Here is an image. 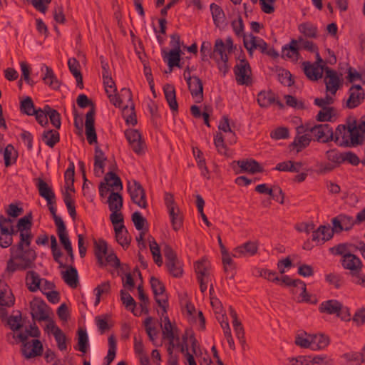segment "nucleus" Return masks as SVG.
<instances>
[{
    "label": "nucleus",
    "mask_w": 365,
    "mask_h": 365,
    "mask_svg": "<svg viewBox=\"0 0 365 365\" xmlns=\"http://www.w3.org/2000/svg\"><path fill=\"white\" fill-rule=\"evenodd\" d=\"M24 245L25 242L19 241L16 245L10 248L11 256L7 262V271L14 272L16 269H26L33 267L36 258V252L29 247L24 249Z\"/></svg>",
    "instance_id": "nucleus-1"
},
{
    "label": "nucleus",
    "mask_w": 365,
    "mask_h": 365,
    "mask_svg": "<svg viewBox=\"0 0 365 365\" xmlns=\"http://www.w3.org/2000/svg\"><path fill=\"white\" fill-rule=\"evenodd\" d=\"M333 141L338 143L339 146L353 148L362 145L364 137L359 133L356 123H349L348 126L339 125L334 133Z\"/></svg>",
    "instance_id": "nucleus-2"
},
{
    "label": "nucleus",
    "mask_w": 365,
    "mask_h": 365,
    "mask_svg": "<svg viewBox=\"0 0 365 365\" xmlns=\"http://www.w3.org/2000/svg\"><path fill=\"white\" fill-rule=\"evenodd\" d=\"M77 104L81 108L91 106L89 111L86 115V135L89 144L97 143V135L94 128L96 109L93 102L85 94H81L77 98Z\"/></svg>",
    "instance_id": "nucleus-3"
},
{
    "label": "nucleus",
    "mask_w": 365,
    "mask_h": 365,
    "mask_svg": "<svg viewBox=\"0 0 365 365\" xmlns=\"http://www.w3.org/2000/svg\"><path fill=\"white\" fill-rule=\"evenodd\" d=\"M299 134L309 133L312 134V140L322 143L332 141L334 139V131L329 124H317L312 126L309 123L297 128Z\"/></svg>",
    "instance_id": "nucleus-4"
},
{
    "label": "nucleus",
    "mask_w": 365,
    "mask_h": 365,
    "mask_svg": "<svg viewBox=\"0 0 365 365\" xmlns=\"http://www.w3.org/2000/svg\"><path fill=\"white\" fill-rule=\"evenodd\" d=\"M321 313L336 314L344 322L351 320V313L349 307H344L342 303L336 299H329L322 302L319 306Z\"/></svg>",
    "instance_id": "nucleus-5"
},
{
    "label": "nucleus",
    "mask_w": 365,
    "mask_h": 365,
    "mask_svg": "<svg viewBox=\"0 0 365 365\" xmlns=\"http://www.w3.org/2000/svg\"><path fill=\"white\" fill-rule=\"evenodd\" d=\"M17 337L23 343L21 352L26 358L30 359L36 356H41L43 352V346L38 339H33L31 342H27L29 338L28 331L21 332Z\"/></svg>",
    "instance_id": "nucleus-6"
},
{
    "label": "nucleus",
    "mask_w": 365,
    "mask_h": 365,
    "mask_svg": "<svg viewBox=\"0 0 365 365\" xmlns=\"http://www.w3.org/2000/svg\"><path fill=\"white\" fill-rule=\"evenodd\" d=\"M163 252L166 259V266L170 274L175 277H181L183 269L181 262L177 258L175 252L168 245H165Z\"/></svg>",
    "instance_id": "nucleus-7"
},
{
    "label": "nucleus",
    "mask_w": 365,
    "mask_h": 365,
    "mask_svg": "<svg viewBox=\"0 0 365 365\" xmlns=\"http://www.w3.org/2000/svg\"><path fill=\"white\" fill-rule=\"evenodd\" d=\"M150 282L155 301L163 309L162 316H163L167 313V308L168 307V297L165 294V287L163 283L155 277H151Z\"/></svg>",
    "instance_id": "nucleus-8"
},
{
    "label": "nucleus",
    "mask_w": 365,
    "mask_h": 365,
    "mask_svg": "<svg viewBox=\"0 0 365 365\" xmlns=\"http://www.w3.org/2000/svg\"><path fill=\"white\" fill-rule=\"evenodd\" d=\"M32 214L28 213L24 217L19 220L16 227L17 232H20V241L25 242L26 247H29L33 238L31 234Z\"/></svg>",
    "instance_id": "nucleus-9"
},
{
    "label": "nucleus",
    "mask_w": 365,
    "mask_h": 365,
    "mask_svg": "<svg viewBox=\"0 0 365 365\" xmlns=\"http://www.w3.org/2000/svg\"><path fill=\"white\" fill-rule=\"evenodd\" d=\"M235 79L239 85L249 86L252 84V70L249 62L245 60H241L234 68Z\"/></svg>",
    "instance_id": "nucleus-10"
},
{
    "label": "nucleus",
    "mask_w": 365,
    "mask_h": 365,
    "mask_svg": "<svg viewBox=\"0 0 365 365\" xmlns=\"http://www.w3.org/2000/svg\"><path fill=\"white\" fill-rule=\"evenodd\" d=\"M231 166L236 175L245 172L251 174H255L257 173H262L264 171V169L260 164L255 160L233 161L231 163Z\"/></svg>",
    "instance_id": "nucleus-11"
},
{
    "label": "nucleus",
    "mask_w": 365,
    "mask_h": 365,
    "mask_svg": "<svg viewBox=\"0 0 365 365\" xmlns=\"http://www.w3.org/2000/svg\"><path fill=\"white\" fill-rule=\"evenodd\" d=\"M110 187L117 190H121L123 189L120 178L111 171L106 173L104 178V182H101L99 185L100 196L104 197L110 191Z\"/></svg>",
    "instance_id": "nucleus-12"
},
{
    "label": "nucleus",
    "mask_w": 365,
    "mask_h": 365,
    "mask_svg": "<svg viewBox=\"0 0 365 365\" xmlns=\"http://www.w3.org/2000/svg\"><path fill=\"white\" fill-rule=\"evenodd\" d=\"M128 190L130 195L133 203L138 205L140 207L146 208L148 206L145 190L142 185L136 180L128 184Z\"/></svg>",
    "instance_id": "nucleus-13"
},
{
    "label": "nucleus",
    "mask_w": 365,
    "mask_h": 365,
    "mask_svg": "<svg viewBox=\"0 0 365 365\" xmlns=\"http://www.w3.org/2000/svg\"><path fill=\"white\" fill-rule=\"evenodd\" d=\"M125 135L133 152L138 155H142L145 153L146 145L138 130H126Z\"/></svg>",
    "instance_id": "nucleus-14"
},
{
    "label": "nucleus",
    "mask_w": 365,
    "mask_h": 365,
    "mask_svg": "<svg viewBox=\"0 0 365 365\" xmlns=\"http://www.w3.org/2000/svg\"><path fill=\"white\" fill-rule=\"evenodd\" d=\"M324 83L327 91L335 95L336 91L342 86L343 80L339 78L336 71L327 67L325 68Z\"/></svg>",
    "instance_id": "nucleus-15"
},
{
    "label": "nucleus",
    "mask_w": 365,
    "mask_h": 365,
    "mask_svg": "<svg viewBox=\"0 0 365 365\" xmlns=\"http://www.w3.org/2000/svg\"><path fill=\"white\" fill-rule=\"evenodd\" d=\"M349 94L346 106L349 109L359 106L365 98V92L360 85H353L349 90Z\"/></svg>",
    "instance_id": "nucleus-16"
},
{
    "label": "nucleus",
    "mask_w": 365,
    "mask_h": 365,
    "mask_svg": "<svg viewBox=\"0 0 365 365\" xmlns=\"http://www.w3.org/2000/svg\"><path fill=\"white\" fill-rule=\"evenodd\" d=\"M31 314L34 320L48 321L49 316L46 304L41 300L34 299L30 303Z\"/></svg>",
    "instance_id": "nucleus-17"
},
{
    "label": "nucleus",
    "mask_w": 365,
    "mask_h": 365,
    "mask_svg": "<svg viewBox=\"0 0 365 365\" xmlns=\"http://www.w3.org/2000/svg\"><path fill=\"white\" fill-rule=\"evenodd\" d=\"M259 242L247 241L234 249L233 256L235 257H252L258 252Z\"/></svg>",
    "instance_id": "nucleus-18"
},
{
    "label": "nucleus",
    "mask_w": 365,
    "mask_h": 365,
    "mask_svg": "<svg viewBox=\"0 0 365 365\" xmlns=\"http://www.w3.org/2000/svg\"><path fill=\"white\" fill-rule=\"evenodd\" d=\"M341 263L344 269L349 270L351 276L361 272L363 264L361 260L353 253L346 255L341 258Z\"/></svg>",
    "instance_id": "nucleus-19"
},
{
    "label": "nucleus",
    "mask_w": 365,
    "mask_h": 365,
    "mask_svg": "<svg viewBox=\"0 0 365 365\" xmlns=\"http://www.w3.org/2000/svg\"><path fill=\"white\" fill-rule=\"evenodd\" d=\"M243 41L244 46L247 50L250 56H252L255 49H259L262 53H267L270 54L269 52H267V43L262 38H259L251 34L250 36V39L245 38Z\"/></svg>",
    "instance_id": "nucleus-20"
},
{
    "label": "nucleus",
    "mask_w": 365,
    "mask_h": 365,
    "mask_svg": "<svg viewBox=\"0 0 365 365\" xmlns=\"http://www.w3.org/2000/svg\"><path fill=\"white\" fill-rule=\"evenodd\" d=\"M302 67L304 74L309 80L314 81L322 78L323 65H317L309 61H304L302 63Z\"/></svg>",
    "instance_id": "nucleus-21"
},
{
    "label": "nucleus",
    "mask_w": 365,
    "mask_h": 365,
    "mask_svg": "<svg viewBox=\"0 0 365 365\" xmlns=\"http://www.w3.org/2000/svg\"><path fill=\"white\" fill-rule=\"evenodd\" d=\"M121 92L127 94L128 96L129 101L131 102L130 106H125L123 108V116L125 119L127 123L134 125L137 123V119L135 113L134 104L132 102V93L128 88H123Z\"/></svg>",
    "instance_id": "nucleus-22"
},
{
    "label": "nucleus",
    "mask_w": 365,
    "mask_h": 365,
    "mask_svg": "<svg viewBox=\"0 0 365 365\" xmlns=\"http://www.w3.org/2000/svg\"><path fill=\"white\" fill-rule=\"evenodd\" d=\"M333 237V230L329 225H321L312 232V240L317 244H323Z\"/></svg>",
    "instance_id": "nucleus-23"
},
{
    "label": "nucleus",
    "mask_w": 365,
    "mask_h": 365,
    "mask_svg": "<svg viewBox=\"0 0 365 365\" xmlns=\"http://www.w3.org/2000/svg\"><path fill=\"white\" fill-rule=\"evenodd\" d=\"M15 297L7 284L0 281V306L11 307L14 304Z\"/></svg>",
    "instance_id": "nucleus-24"
},
{
    "label": "nucleus",
    "mask_w": 365,
    "mask_h": 365,
    "mask_svg": "<svg viewBox=\"0 0 365 365\" xmlns=\"http://www.w3.org/2000/svg\"><path fill=\"white\" fill-rule=\"evenodd\" d=\"M188 89L193 98H196V103H200L203 100V85L202 81L196 76L194 79L187 83Z\"/></svg>",
    "instance_id": "nucleus-25"
},
{
    "label": "nucleus",
    "mask_w": 365,
    "mask_h": 365,
    "mask_svg": "<svg viewBox=\"0 0 365 365\" xmlns=\"http://www.w3.org/2000/svg\"><path fill=\"white\" fill-rule=\"evenodd\" d=\"M210 9L214 24L219 28L226 26V16L223 9L215 3L210 4Z\"/></svg>",
    "instance_id": "nucleus-26"
},
{
    "label": "nucleus",
    "mask_w": 365,
    "mask_h": 365,
    "mask_svg": "<svg viewBox=\"0 0 365 365\" xmlns=\"http://www.w3.org/2000/svg\"><path fill=\"white\" fill-rule=\"evenodd\" d=\"M294 138V141L289 145L291 149L295 150L297 153H299L306 148L312 141V137L309 133H303L299 134Z\"/></svg>",
    "instance_id": "nucleus-27"
},
{
    "label": "nucleus",
    "mask_w": 365,
    "mask_h": 365,
    "mask_svg": "<svg viewBox=\"0 0 365 365\" xmlns=\"http://www.w3.org/2000/svg\"><path fill=\"white\" fill-rule=\"evenodd\" d=\"M115 233V239L123 248H127L130 245L131 238L129 235L128 230L123 224L114 227Z\"/></svg>",
    "instance_id": "nucleus-28"
},
{
    "label": "nucleus",
    "mask_w": 365,
    "mask_h": 365,
    "mask_svg": "<svg viewBox=\"0 0 365 365\" xmlns=\"http://www.w3.org/2000/svg\"><path fill=\"white\" fill-rule=\"evenodd\" d=\"M310 341L313 350L324 349L330 343L329 337L324 334H311Z\"/></svg>",
    "instance_id": "nucleus-29"
},
{
    "label": "nucleus",
    "mask_w": 365,
    "mask_h": 365,
    "mask_svg": "<svg viewBox=\"0 0 365 365\" xmlns=\"http://www.w3.org/2000/svg\"><path fill=\"white\" fill-rule=\"evenodd\" d=\"M64 282L71 288H76L78 285V276L77 269L73 266L68 267L67 269L61 272Z\"/></svg>",
    "instance_id": "nucleus-30"
},
{
    "label": "nucleus",
    "mask_w": 365,
    "mask_h": 365,
    "mask_svg": "<svg viewBox=\"0 0 365 365\" xmlns=\"http://www.w3.org/2000/svg\"><path fill=\"white\" fill-rule=\"evenodd\" d=\"M163 91L170 108L173 112H178V103L176 101L175 87L171 84H166L164 86Z\"/></svg>",
    "instance_id": "nucleus-31"
},
{
    "label": "nucleus",
    "mask_w": 365,
    "mask_h": 365,
    "mask_svg": "<svg viewBox=\"0 0 365 365\" xmlns=\"http://www.w3.org/2000/svg\"><path fill=\"white\" fill-rule=\"evenodd\" d=\"M279 282L286 286L296 289V291L293 290V292L297 293L299 291L302 297L306 293V284L301 279H292L289 276L284 275L280 279Z\"/></svg>",
    "instance_id": "nucleus-32"
},
{
    "label": "nucleus",
    "mask_w": 365,
    "mask_h": 365,
    "mask_svg": "<svg viewBox=\"0 0 365 365\" xmlns=\"http://www.w3.org/2000/svg\"><path fill=\"white\" fill-rule=\"evenodd\" d=\"M37 187L39 195L47 201V204H51V201H53L56 199L52 189L43 180L38 179Z\"/></svg>",
    "instance_id": "nucleus-33"
},
{
    "label": "nucleus",
    "mask_w": 365,
    "mask_h": 365,
    "mask_svg": "<svg viewBox=\"0 0 365 365\" xmlns=\"http://www.w3.org/2000/svg\"><path fill=\"white\" fill-rule=\"evenodd\" d=\"M94 252L98 264L101 266L104 265V257L107 255L108 252V245L106 242L103 240H95Z\"/></svg>",
    "instance_id": "nucleus-34"
},
{
    "label": "nucleus",
    "mask_w": 365,
    "mask_h": 365,
    "mask_svg": "<svg viewBox=\"0 0 365 365\" xmlns=\"http://www.w3.org/2000/svg\"><path fill=\"white\" fill-rule=\"evenodd\" d=\"M282 56L287 57L294 61H297L299 58V45L295 39H292L289 45H286L282 48Z\"/></svg>",
    "instance_id": "nucleus-35"
},
{
    "label": "nucleus",
    "mask_w": 365,
    "mask_h": 365,
    "mask_svg": "<svg viewBox=\"0 0 365 365\" xmlns=\"http://www.w3.org/2000/svg\"><path fill=\"white\" fill-rule=\"evenodd\" d=\"M41 279L38 273L34 271H29L26 277V284L29 290L34 292L39 289Z\"/></svg>",
    "instance_id": "nucleus-36"
},
{
    "label": "nucleus",
    "mask_w": 365,
    "mask_h": 365,
    "mask_svg": "<svg viewBox=\"0 0 365 365\" xmlns=\"http://www.w3.org/2000/svg\"><path fill=\"white\" fill-rule=\"evenodd\" d=\"M255 190L260 194H266L269 195L271 197L274 192H277L281 196V200L279 203L283 205L284 203V193L279 186H273L269 188L267 184H260L255 187Z\"/></svg>",
    "instance_id": "nucleus-37"
},
{
    "label": "nucleus",
    "mask_w": 365,
    "mask_h": 365,
    "mask_svg": "<svg viewBox=\"0 0 365 365\" xmlns=\"http://www.w3.org/2000/svg\"><path fill=\"white\" fill-rule=\"evenodd\" d=\"M68 66L71 73L76 79L77 86L80 88H83V76L80 71L79 62L75 58H69Z\"/></svg>",
    "instance_id": "nucleus-38"
},
{
    "label": "nucleus",
    "mask_w": 365,
    "mask_h": 365,
    "mask_svg": "<svg viewBox=\"0 0 365 365\" xmlns=\"http://www.w3.org/2000/svg\"><path fill=\"white\" fill-rule=\"evenodd\" d=\"M257 101L261 108H267L275 102V94L271 91H262L258 93Z\"/></svg>",
    "instance_id": "nucleus-39"
},
{
    "label": "nucleus",
    "mask_w": 365,
    "mask_h": 365,
    "mask_svg": "<svg viewBox=\"0 0 365 365\" xmlns=\"http://www.w3.org/2000/svg\"><path fill=\"white\" fill-rule=\"evenodd\" d=\"M194 267L197 274V279H209L210 263L207 259H202L200 261L195 262Z\"/></svg>",
    "instance_id": "nucleus-40"
},
{
    "label": "nucleus",
    "mask_w": 365,
    "mask_h": 365,
    "mask_svg": "<svg viewBox=\"0 0 365 365\" xmlns=\"http://www.w3.org/2000/svg\"><path fill=\"white\" fill-rule=\"evenodd\" d=\"M182 341L185 344L182 345L181 351L184 352L185 349L187 352V343L189 342L191 345L192 351L195 354L197 348V341L196 340L192 330H186L185 334L182 335Z\"/></svg>",
    "instance_id": "nucleus-41"
},
{
    "label": "nucleus",
    "mask_w": 365,
    "mask_h": 365,
    "mask_svg": "<svg viewBox=\"0 0 365 365\" xmlns=\"http://www.w3.org/2000/svg\"><path fill=\"white\" fill-rule=\"evenodd\" d=\"M299 31L305 37L315 38L317 37V27L311 22H304L298 26Z\"/></svg>",
    "instance_id": "nucleus-42"
},
{
    "label": "nucleus",
    "mask_w": 365,
    "mask_h": 365,
    "mask_svg": "<svg viewBox=\"0 0 365 365\" xmlns=\"http://www.w3.org/2000/svg\"><path fill=\"white\" fill-rule=\"evenodd\" d=\"M42 140L48 146L53 148L59 142V133L55 130L44 131L42 134Z\"/></svg>",
    "instance_id": "nucleus-43"
},
{
    "label": "nucleus",
    "mask_w": 365,
    "mask_h": 365,
    "mask_svg": "<svg viewBox=\"0 0 365 365\" xmlns=\"http://www.w3.org/2000/svg\"><path fill=\"white\" fill-rule=\"evenodd\" d=\"M173 228L175 231H178L182 226V217L178 207H171L168 211Z\"/></svg>",
    "instance_id": "nucleus-44"
},
{
    "label": "nucleus",
    "mask_w": 365,
    "mask_h": 365,
    "mask_svg": "<svg viewBox=\"0 0 365 365\" xmlns=\"http://www.w3.org/2000/svg\"><path fill=\"white\" fill-rule=\"evenodd\" d=\"M109 210H121L123 207V197L118 192L112 191L108 198Z\"/></svg>",
    "instance_id": "nucleus-45"
},
{
    "label": "nucleus",
    "mask_w": 365,
    "mask_h": 365,
    "mask_svg": "<svg viewBox=\"0 0 365 365\" xmlns=\"http://www.w3.org/2000/svg\"><path fill=\"white\" fill-rule=\"evenodd\" d=\"M46 73L45 76L43 78V81L44 83L47 85H48L50 87H51L53 89H57L60 86V83L57 80L53 70L46 66Z\"/></svg>",
    "instance_id": "nucleus-46"
},
{
    "label": "nucleus",
    "mask_w": 365,
    "mask_h": 365,
    "mask_svg": "<svg viewBox=\"0 0 365 365\" xmlns=\"http://www.w3.org/2000/svg\"><path fill=\"white\" fill-rule=\"evenodd\" d=\"M354 245L351 244L341 243L331 247L329 250L332 254L341 255V258H344V256L349 255L351 252V247L354 248Z\"/></svg>",
    "instance_id": "nucleus-47"
},
{
    "label": "nucleus",
    "mask_w": 365,
    "mask_h": 365,
    "mask_svg": "<svg viewBox=\"0 0 365 365\" xmlns=\"http://www.w3.org/2000/svg\"><path fill=\"white\" fill-rule=\"evenodd\" d=\"M310 335L311 334H308L306 331H302L301 333L297 334L295 336V344L304 349L312 348Z\"/></svg>",
    "instance_id": "nucleus-48"
},
{
    "label": "nucleus",
    "mask_w": 365,
    "mask_h": 365,
    "mask_svg": "<svg viewBox=\"0 0 365 365\" xmlns=\"http://www.w3.org/2000/svg\"><path fill=\"white\" fill-rule=\"evenodd\" d=\"M152 317H147L144 321V326L145 331L149 337V339L155 344V341L158 337V330L155 326L152 325Z\"/></svg>",
    "instance_id": "nucleus-49"
},
{
    "label": "nucleus",
    "mask_w": 365,
    "mask_h": 365,
    "mask_svg": "<svg viewBox=\"0 0 365 365\" xmlns=\"http://www.w3.org/2000/svg\"><path fill=\"white\" fill-rule=\"evenodd\" d=\"M88 336L86 330L79 329L78 330V349L86 353L88 350Z\"/></svg>",
    "instance_id": "nucleus-50"
},
{
    "label": "nucleus",
    "mask_w": 365,
    "mask_h": 365,
    "mask_svg": "<svg viewBox=\"0 0 365 365\" xmlns=\"http://www.w3.org/2000/svg\"><path fill=\"white\" fill-rule=\"evenodd\" d=\"M116 339L113 335L108 337V351L106 356V364L110 365L114 360L116 354Z\"/></svg>",
    "instance_id": "nucleus-51"
},
{
    "label": "nucleus",
    "mask_w": 365,
    "mask_h": 365,
    "mask_svg": "<svg viewBox=\"0 0 365 365\" xmlns=\"http://www.w3.org/2000/svg\"><path fill=\"white\" fill-rule=\"evenodd\" d=\"M21 112L28 115H34L36 113L34 104L31 97L27 96L23 101H21L20 104Z\"/></svg>",
    "instance_id": "nucleus-52"
},
{
    "label": "nucleus",
    "mask_w": 365,
    "mask_h": 365,
    "mask_svg": "<svg viewBox=\"0 0 365 365\" xmlns=\"http://www.w3.org/2000/svg\"><path fill=\"white\" fill-rule=\"evenodd\" d=\"M164 317V326L163 327V337L168 339L175 338L176 329L173 328L172 324L168 316H163Z\"/></svg>",
    "instance_id": "nucleus-53"
},
{
    "label": "nucleus",
    "mask_w": 365,
    "mask_h": 365,
    "mask_svg": "<svg viewBox=\"0 0 365 365\" xmlns=\"http://www.w3.org/2000/svg\"><path fill=\"white\" fill-rule=\"evenodd\" d=\"M110 291V282L106 281L101 284L98 285L95 289L94 292H96V302L95 305H98L101 301V296L105 294H108Z\"/></svg>",
    "instance_id": "nucleus-54"
},
{
    "label": "nucleus",
    "mask_w": 365,
    "mask_h": 365,
    "mask_svg": "<svg viewBox=\"0 0 365 365\" xmlns=\"http://www.w3.org/2000/svg\"><path fill=\"white\" fill-rule=\"evenodd\" d=\"M57 234L61 243L63 245L66 250L72 247L71 241L66 232V225L57 228Z\"/></svg>",
    "instance_id": "nucleus-55"
},
{
    "label": "nucleus",
    "mask_w": 365,
    "mask_h": 365,
    "mask_svg": "<svg viewBox=\"0 0 365 365\" xmlns=\"http://www.w3.org/2000/svg\"><path fill=\"white\" fill-rule=\"evenodd\" d=\"M180 53L179 50H170L168 53H165L168 56V65L170 67V71H172V68L174 66H179L180 61Z\"/></svg>",
    "instance_id": "nucleus-56"
},
{
    "label": "nucleus",
    "mask_w": 365,
    "mask_h": 365,
    "mask_svg": "<svg viewBox=\"0 0 365 365\" xmlns=\"http://www.w3.org/2000/svg\"><path fill=\"white\" fill-rule=\"evenodd\" d=\"M297 41V45H299V49H304L312 53L317 52L318 49V46L311 41L305 40L302 36H299L297 39H295Z\"/></svg>",
    "instance_id": "nucleus-57"
},
{
    "label": "nucleus",
    "mask_w": 365,
    "mask_h": 365,
    "mask_svg": "<svg viewBox=\"0 0 365 365\" xmlns=\"http://www.w3.org/2000/svg\"><path fill=\"white\" fill-rule=\"evenodd\" d=\"M277 78L279 81L286 86H291L294 83V81L292 78V74L290 72L285 69H281L277 73Z\"/></svg>",
    "instance_id": "nucleus-58"
},
{
    "label": "nucleus",
    "mask_w": 365,
    "mask_h": 365,
    "mask_svg": "<svg viewBox=\"0 0 365 365\" xmlns=\"http://www.w3.org/2000/svg\"><path fill=\"white\" fill-rule=\"evenodd\" d=\"M213 53L220 56V61H228V56L225 53V43L222 39L216 40Z\"/></svg>",
    "instance_id": "nucleus-59"
},
{
    "label": "nucleus",
    "mask_w": 365,
    "mask_h": 365,
    "mask_svg": "<svg viewBox=\"0 0 365 365\" xmlns=\"http://www.w3.org/2000/svg\"><path fill=\"white\" fill-rule=\"evenodd\" d=\"M120 299L125 307L133 312L135 307V302L131 295L128 292L122 289L120 291Z\"/></svg>",
    "instance_id": "nucleus-60"
},
{
    "label": "nucleus",
    "mask_w": 365,
    "mask_h": 365,
    "mask_svg": "<svg viewBox=\"0 0 365 365\" xmlns=\"http://www.w3.org/2000/svg\"><path fill=\"white\" fill-rule=\"evenodd\" d=\"M11 221L4 216H0V230L1 234H16L13 227L11 225Z\"/></svg>",
    "instance_id": "nucleus-61"
},
{
    "label": "nucleus",
    "mask_w": 365,
    "mask_h": 365,
    "mask_svg": "<svg viewBox=\"0 0 365 365\" xmlns=\"http://www.w3.org/2000/svg\"><path fill=\"white\" fill-rule=\"evenodd\" d=\"M344 357L350 365H360L365 361V357L361 353L346 354Z\"/></svg>",
    "instance_id": "nucleus-62"
},
{
    "label": "nucleus",
    "mask_w": 365,
    "mask_h": 365,
    "mask_svg": "<svg viewBox=\"0 0 365 365\" xmlns=\"http://www.w3.org/2000/svg\"><path fill=\"white\" fill-rule=\"evenodd\" d=\"M132 221L138 230H143L147 220L139 212H135L132 215Z\"/></svg>",
    "instance_id": "nucleus-63"
},
{
    "label": "nucleus",
    "mask_w": 365,
    "mask_h": 365,
    "mask_svg": "<svg viewBox=\"0 0 365 365\" xmlns=\"http://www.w3.org/2000/svg\"><path fill=\"white\" fill-rule=\"evenodd\" d=\"M333 111V108H322V110L317 115V120L320 122L330 120L332 117Z\"/></svg>",
    "instance_id": "nucleus-64"
}]
</instances>
